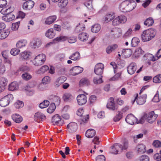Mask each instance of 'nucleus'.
<instances>
[{"mask_svg": "<svg viewBox=\"0 0 161 161\" xmlns=\"http://www.w3.org/2000/svg\"><path fill=\"white\" fill-rule=\"evenodd\" d=\"M128 147V142L125 141L123 145L119 143L114 144L112 147V153L114 154H118L123 150H126Z\"/></svg>", "mask_w": 161, "mask_h": 161, "instance_id": "2", "label": "nucleus"}, {"mask_svg": "<svg viewBox=\"0 0 161 161\" xmlns=\"http://www.w3.org/2000/svg\"><path fill=\"white\" fill-rule=\"evenodd\" d=\"M83 70V68L79 66H76L73 67L69 71L70 74L73 75H76L82 72Z\"/></svg>", "mask_w": 161, "mask_h": 161, "instance_id": "7", "label": "nucleus"}, {"mask_svg": "<svg viewBox=\"0 0 161 161\" xmlns=\"http://www.w3.org/2000/svg\"><path fill=\"white\" fill-rule=\"evenodd\" d=\"M147 98V95L144 94L142 96L139 97L136 100V102L138 104L142 105L146 101Z\"/></svg>", "mask_w": 161, "mask_h": 161, "instance_id": "27", "label": "nucleus"}, {"mask_svg": "<svg viewBox=\"0 0 161 161\" xmlns=\"http://www.w3.org/2000/svg\"><path fill=\"white\" fill-rule=\"evenodd\" d=\"M69 130L71 132L76 131L77 128V124L74 122H72L69 124L67 125Z\"/></svg>", "mask_w": 161, "mask_h": 161, "instance_id": "21", "label": "nucleus"}, {"mask_svg": "<svg viewBox=\"0 0 161 161\" xmlns=\"http://www.w3.org/2000/svg\"><path fill=\"white\" fill-rule=\"evenodd\" d=\"M31 54L32 53L30 51L25 50L20 53L19 58L21 60H28L30 59Z\"/></svg>", "mask_w": 161, "mask_h": 161, "instance_id": "8", "label": "nucleus"}, {"mask_svg": "<svg viewBox=\"0 0 161 161\" xmlns=\"http://www.w3.org/2000/svg\"><path fill=\"white\" fill-rule=\"evenodd\" d=\"M12 118L15 122L18 123H20L23 120L21 116L18 114H15L12 115Z\"/></svg>", "mask_w": 161, "mask_h": 161, "instance_id": "31", "label": "nucleus"}, {"mask_svg": "<svg viewBox=\"0 0 161 161\" xmlns=\"http://www.w3.org/2000/svg\"><path fill=\"white\" fill-rule=\"evenodd\" d=\"M127 21L126 17L124 15H120L114 19L112 21V25L117 26L119 24H123Z\"/></svg>", "mask_w": 161, "mask_h": 161, "instance_id": "5", "label": "nucleus"}, {"mask_svg": "<svg viewBox=\"0 0 161 161\" xmlns=\"http://www.w3.org/2000/svg\"><path fill=\"white\" fill-rule=\"evenodd\" d=\"M107 107L108 108L112 110L117 109V107L114 105V99L112 97H110L109 99Z\"/></svg>", "mask_w": 161, "mask_h": 161, "instance_id": "19", "label": "nucleus"}, {"mask_svg": "<svg viewBox=\"0 0 161 161\" xmlns=\"http://www.w3.org/2000/svg\"><path fill=\"white\" fill-rule=\"evenodd\" d=\"M118 47V45L115 44L109 45L106 48V52L107 54H110L114 51Z\"/></svg>", "mask_w": 161, "mask_h": 161, "instance_id": "22", "label": "nucleus"}, {"mask_svg": "<svg viewBox=\"0 0 161 161\" xmlns=\"http://www.w3.org/2000/svg\"><path fill=\"white\" fill-rule=\"evenodd\" d=\"M8 31H3L0 32V39L3 40L6 38L9 35Z\"/></svg>", "mask_w": 161, "mask_h": 161, "instance_id": "44", "label": "nucleus"}, {"mask_svg": "<svg viewBox=\"0 0 161 161\" xmlns=\"http://www.w3.org/2000/svg\"><path fill=\"white\" fill-rule=\"evenodd\" d=\"M46 118L45 116L42 113L40 112H37L35 114L34 116V119L37 120L38 119L42 120Z\"/></svg>", "mask_w": 161, "mask_h": 161, "instance_id": "37", "label": "nucleus"}, {"mask_svg": "<svg viewBox=\"0 0 161 161\" xmlns=\"http://www.w3.org/2000/svg\"><path fill=\"white\" fill-rule=\"evenodd\" d=\"M66 80V78L64 76L58 77L54 83L55 86L58 87Z\"/></svg>", "mask_w": 161, "mask_h": 161, "instance_id": "20", "label": "nucleus"}, {"mask_svg": "<svg viewBox=\"0 0 161 161\" xmlns=\"http://www.w3.org/2000/svg\"><path fill=\"white\" fill-rule=\"evenodd\" d=\"M36 85V82L35 81H31L29 82L25 87L27 95L29 96H31L34 93V91L33 89H31V88L34 87Z\"/></svg>", "mask_w": 161, "mask_h": 161, "instance_id": "6", "label": "nucleus"}, {"mask_svg": "<svg viewBox=\"0 0 161 161\" xmlns=\"http://www.w3.org/2000/svg\"><path fill=\"white\" fill-rule=\"evenodd\" d=\"M85 28V25L83 24H79V25L76 26L75 31L77 32L82 31L84 30Z\"/></svg>", "mask_w": 161, "mask_h": 161, "instance_id": "53", "label": "nucleus"}, {"mask_svg": "<svg viewBox=\"0 0 161 161\" xmlns=\"http://www.w3.org/2000/svg\"><path fill=\"white\" fill-rule=\"evenodd\" d=\"M9 104L8 101L4 97L0 100V105L2 107H5Z\"/></svg>", "mask_w": 161, "mask_h": 161, "instance_id": "45", "label": "nucleus"}, {"mask_svg": "<svg viewBox=\"0 0 161 161\" xmlns=\"http://www.w3.org/2000/svg\"><path fill=\"white\" fill-rule=\"evenodd\" d=\"M27 44V42L25 40H21L18 41L16 46L18 48H21L25 47Z\"/></svg>", "mask_w": 161, "mask_h": 161, "instance_id": "29", "label": "nucleus"}, {"mask_svg": "<svg viewBox=\"0 0 161 161\" xmlns=\"http://www.w3.org/2000/svg\"><path fill=\"white\" fill-rule=\"evenodd\" d=\"M156 32L153 29H149L143 31L141 35L142 41L143 42H147L152 40L155 36Z\"/></svg>", "mask_w": 161, "mask_h": 161, "instance_id": "1", "label": "nucleus"}, {"mask_svg": "<svg viewBox=\"0 0 161 161\" xmlns=\"http://www.w3.org/2000/svg\"><path fill=\"white\" fill-rule=\"evenodd\" d=\"M56 106L55 104L54 103H52L47 109V111L48 113L51 114L53 112Z\"/></svg>", "mask_w": 161, "mask_h": 161, "instance_id": "49", "label": "nucleus"}, {"mask_svg": "<svg viewBox=\"0 0 161 161\" xmlns=\"http://www.w3.org/2000/svg\"><path fill=\"white\" fill-rule=\"evenodd\" d=\"M137 65L135 63H131L127 67V72L130 75L134 74L137 69Z\"/></svg>", "mask_w": 161, "mask_h": 161, "instance_id": "14", "label": "nucleus"}, {"mask_svg": "<svg viewBox=\"0 0 161 161\" xmlns=\"http://www.w3.org/2000/svg\"><path fill=\"white\" fill-rule=\"evenodd\" d=\"M63 98L65 101H68L73 99L74 97L70 93H66L63 95Z\"/></svg>", "mask_w": 161, "mask_h": 161, "instance_id": "38", "label": "nucleus"}, {"mask_svg": "<svg viewBox=\"0 0 161 161\" xmlns=\"http://www.w3.org/2000/svg\"><path fill=\"white\" fill-rule=\"evenodd\" d=\"M101 29V26L98 24H95L92 26L91 31L92 32L96 33L98 32Z\"/></svg>", "mask_w": 161, "mask_h": 161, "instance_id": "41", "label": "nucleus"}, {"mask_svg": "<svg viewBox=\"0 0 161 161\" xmlns=\"http://www.w3.org/2000/svg\"><path fill=\"white\" fill-rule=\"evenodd\" d=\"M34 2L32 0H29L25 2L22 5L23 8L25 10H29L32 9L34 6Z\"/></svg>", "mask_w": 161, "mask_h": 161, "instance_id": "13", "label": "nucleus"}, {"mask_svg": "<svg viewBox=\"0 0 161 161\" xmlns=\"http://www.w3.org/2000/svg\"><path fill=\"white\" fill-rule=\"evenodd\" d=\"M68 0H61L58 3V5L61 8L65 7L68 3Z\"/></svg>", "mask_w": 161, "mask_h": 161, "instance_id": "46", "label": "nucleus"}, {"mask_svg": "<svg viewBox=\"0 0 161 161\" xmlns=\"http://www.w3.org/2000/svg\"><path fill=\"white\" fill-rule=\"evenodd\" d=\"M23 79L25 80H28L32 78V76L28 73H25L23 74L21 76Z\"/></svg>", "mask_w": 161, "mask_h": 161, "instance_id": "50", "label": "nucleus"}, {"mask_svg": "<svg viewBox=\"0 0 161 161\" xmlns=\"http://www.w3.org/2000/svg\"><path fill=\"white\" fill-rule=\"evenodd\" d=\"M68 39L67 37L64 36H60L59 37H57L54 39V40L58 42L64 41Z\"/></svg>", "mask_w": 161, "mask_h": 161, "instance_id": "59", "label": "nucleus"}, {"mask_svg": "<svg viewBox=\"0 0 161 161\" xmlns=\"http://www.w3.org/2000/svg\"><path fill=\"white\" fill-rule=\"evenodd\" d=\"M52 121L54 125L58 124L61 125L63 123V120L58 114L55 115L53 117Z\"/></svg>", "mask_w": 161, "mask_h": 161, "instance_id": "12", "label": "nucleus"}, {"mask_svg": "<svg viewBox=\"0 0 161 161\" xmlns=\"http://www.w3.org/2000/svg\"><path fill=\"white\" fill-rule=\"evenodd\" d=\"M0 11L1 13L3 14H10L14 10L13 8L10 7H4Z\"/></svg>", "mask_w": 161, "mask_h": 161, "instance_id": "26", "label": "nucleus"}, {"mask_svg": "<svg viewBox=\"0 0 161 161\" xmlns=\"http://www.w3.org/2000/svg\"><path fill=\"white\" fill-rule=\"evenodd\" d=\"M69 58L74 61H77L80 58V55L78 52H76L71 55Z\"/></svg>", "mask_w": 161, "mask_h": 161, "instance_id": "34", "label": "nucleus"}, {"mask_svg": "<svg viewBox=\"0 0 161 161\" xmlns=\"http://www.w3.org/2000/svg\"><path fill=\"white\" fill-rule=\"evenodd\" d=\"M114 17V14L113 13H108L104 16L103 20L104 23H108L113 20Z\"/></svg>", "mask_w": 161, "mask_h": 161, "instance_id": "18", "label": "nucleus"}, {"mask_svg": "<svg viewBox=\"0 0 161 161\" xmlns=\"http://www.w3.org/2000/svg\"><path fill=\"white\" fill-rule=\"evenodd\" d=\"M89 81L86 78L81 79L79 82V86L80 87L88 86L90 84Z\"/></svg>", "mask_w": 161, "mask_h": 161, "instance_id": "35", "label": "nucleus"}, {"mask_svg": "<svg viewBox=\"0 0 161 161\" xmlns=\"http://www.w3.org/2000/svg\"><path fill=\"white\" fill-rule=\"evenodd\" d=\"M144 52L141 48H138L136 49L133 55L136 58H138L141 56Z\"/></svg>", "mask_w": 161, "mask_h": 161, "instance_id": "39", "label": "nucleus"}, {"mask_svg": "<svg viewBox=\"0 0 161 161\" xmlns=\"http://www.w3.org/2000/svg\"><path fill=\"white\" fill-rule=\"evenodd\" d=\"M139 42L140 40L137 37H134L131 40V46L133 47H136L138 45Z\"/></svg>", "mask_w": 161, "mask_h": 161, "instance_id": "48", "label": "nucleus"}, {"mask_svg": "<svg viewBox=\"0 0 161 161\" xmlns=\"http://www.w3.org/2000/svg\"><path fill=\"white\" fill-rule=\"evenodd\" d=\"M51 80V78L49 76H47L44 77L42 80V83L44 84L49 83Z\"/></svg>", "mask_w": 161, "mask_h": 161, "instance_id": "58", "label": "nucleus"}, {"mask_svg": "<svg viewBox=\"0 0 161 161\" xmlns=\"http://www.w3.org/2000/svg\"><path fill=\"white\" fill-rule=\"evenodd\" d=\"M89 35L86 32H82L79 34L78 36L79 39L81 41L85 42L87 40Z\"/></svg>", "mask_w": 161, "mask_h": 161, "instance_id": "28", "label": "nucleus"}, {"mask_svg": "<svg viewBox=\"0 0 161 161\" xmlns=\"http://www.w3.org/2000/svg\"><path fill=\"white\" fill-rule=\"evenodd\" d=\"M42 43L41 39L35 38L31 42V46L32 48H36L39 47Z\"/></svg>", "mask_w": 161, "mask_h": 161, "instance_id": "16", "label": "nucleus"}, {"mask_svg": "<svg viewBox=\"0 0 161 161\" xmlns=\"http://www.w3.org/2000/svg\"><path fill=\"white\" fill-rule=\"evenodd\" d=\"M125 121L127 123L131 125H133L137 122L136 118L131 114H130L127 116Z\"/></svg>", "mask_w": 161, "mask_h": 161, "instance_id": "11", "label": "nucleus"}, {"mask_svg": "<svg viewBox=\"0 0 161 161\" xmlns=\"http://www.w3.org/2000/svg\"><path fill=\"white\" fill-rule=\"evenodd\" d=\"M121 75V72H120L116 74L113 77L110 78V81H116L120 78Z\"/></svg>", "mask_w": 161, "mask_h": 161, "instance_id": "51", "label": "nucleus"}, {"mask_svg": "<svg viewBox=\"0 0 161 161\" xmlns=\"http://www.w3.org/2000/svg\"><path fill=\"white\" fill-rule=\"evenodd\" d=\"M154 22L153 18L152 17H149L146 19L144 22V24L147 26H150L153 25Z\"/></svg>", "mask_w": 161, "mask_h": 161, "instance_id": "42", "label": "nucleus"}, {"mask_svg": "<svg viewBox=\"0 0 161 161\" xmlns=\"http://www.w3.org/2000/svg\"><path fill=\"white\" fill-rule=\"evenodd\" d=\"M122 113L120 111H118V114L114 118V120L115 122L119 121L122 118Z\"/></svg>", "mask_w": 161, "mask_h": 161, "instance_id": "56", "label": "nucleus"}, {"mask_svg": "<svg viewBox=\"0 0 161 161\" xmlns=\"http://www.w3.org/2000/svg\"><path fill=\"white\" fill-rule=\"evenodd\" d=\"M30 69L28 67L25 65H22L18 69V72L22 71L24 72L25 71H29Z\"/></svg>", "mask_w": 161, "mask_h": 161, "instance_id": "63", "label": "nucleus"}, {"mask_svg": "<svg viewBox=\"0 0 161 161\" xmlns=\"http://www.w3.org/2000/svg\"><path fill=\"white\" fill-rule=\"evenodd\" d=\"M93 81L95 84H98L102 83L103 81L102 80V76L94 77L93 79Z\"/></svg>", "mask_w": 161, "mask_h": 161, "instance_id": "47", "label": "nucleus"}, {"mask_svg": "<svg viewBox=\"0 0 161 161\" xmlns=\"http://www.w3.org/2000/svg\"><path fill=\"white\" fill-rule=\"evenodd\" d=\"M49 104V102L46 100H44L39 105V107L41 108H44L47 107Z\"/></svg>", "mask_w": 161, "mask_h": 161, "instance_id": "54", "label": "nucleus"}, {"mask_svg": "<svg viewBox=\"0 0 161 161\" xmlns=\"http://www.w3.org/2000/svg\"><path fill=\"white\" fill-rule=\"evenodd\" d=\"M57 19L56 15L49 16L47 18L45 21V24L47 25H50L53 23Z\"/></svg>", "mask_w": 161, "mask_h": 161, "instance_id": "23", "label": "nucleus"}, {"mask_svg": "<svg viewBox=\"0 0 161 161\" xmlns=\"http://www.w3.org/2000/svg\"><path fill=\"white\" fill-rule=\"evenodd\" d=\"M132 53V51L130 49H125L123 50L121 54L125 58H127L130 57Z\"/></svg>", "mask_w": 161, "mask_h": 161, "instance_id": "24", "label": "nucleus"}, {"mask_svg": "<svg viewBox=\"0 0 161 161\" xmlns=\"http://www.w3.org/2000/svg\"><path fill=\"white\" fill-rule=\"evenodd\" d=\"M96 134V131L93 129H89L86 132V137L91 138L94 136Z\"/></svg>", "mask_w": 161, "mask_h": 161, "instance_id": "33", "label": "nucleus"}, {"mask_svg": "<svg viewBox=\"0 0 161 161\" xmlns=\"http://www.w3.org/2000/svg\"><path fill=\"white\" fill-rule=\"evenodd\" d=\"M15 16L13 14H10L2 17V19L6 22H10L15 18Z\"/></svg>", "mask_w": 161, "mask_h": 161, "instance_id": "30", "label": "nucleus"}, {"mask_svg": "<svg viewBox=\"0 0 161 161\" xmlns=\"http://www.w3.org/2000/svg\"><path fill=\"white\" fill-rule=\"evenodd\" d=\"M46 60V56L43 54H40L35 57L34 59L31 60L34 65L39 66L43 64Z\"/></svg>", "mask_w": 161, "mask_h": 161, "instance_id": "4", "label": "nucleus"}, {"mask_svg": "<svg viewBox=\"0 0 161 161\" xmlns=\"http://www.w3.org/2000/svg\"><path fill=\"white\" fill-rule=\"evenodd\" d=\"M135 4L132 5L128 0L123 2L119 6L120 10L123 12H127L132 10L135 7Z\"/></svg>", "mask_w": 161, "mask_h": 161, "instance_id": "3", "label": "nucleus"}, {"mask_svg": "<svg viewBox=\"0 0 161 161\" xmlns=\"http://www.w3.org/2000/svg\"><path fill=\"white\" fill-rule=\"evenodd\" d=\"M19 24L20 22L19 21L13 23L11 27L12 30L13 31L17 30L19 26Z\"/></svg>", "mask_w": 161, "mask_h": 161, "instance_id": "60", "label": "nucleus"}, {"mask_svg": "<svg viewBox=\"0 0 161 161\" xmlns=\"http://www.w3.org/2000/svg\"><path fill=\"white\" fill-rule=\"evenodd\" d=\"M158 116V115L155 114L153 111L150 112L147 116V119L149 123H152L154 122Z\"/></svg>", "mask_w": 161, "mask_h": 161, "instance_id": "17", "label": "nucleus"}, {"mask_svg": "<svg viewBox=\"0 0 161 161\" xmlns=\"http://www.w3.org/2000/svg\"><path fill=\"white\" fill-rule=\"evenodd\" d=\"M153 81L155 83H160L161 82V74L158 75L153 79Z\"/></svg>", "mask_w": 161, "mask_h": 161, "instance_id": "55", "label": "nucleus"}, {"mask_svg": "<svg viewBox=\"0 0 161 161\" xmlns=\"http://www.w3.org/2000/svg\"><path fill=\"white\" fill-rule=\"evenodd\" d=\"M114 36L116 37H118L121 35L122 31L120 29H115L114 30Z\"/></svg>", "mask_w": 161, "mask_h": 161, "instance_id": "52", "label": "nucleus"}, {"mask_svg": "<svg viewBox=\"0 0 161 161\" xmlns=\"http://www.w3.org/2000/svg\"><path fill=\"white\" fill-rule=\"evenodd\" d=\"M135 150L138 153H143L146 151V146L142 143L139 144L136 147Z\"/></svg>", "mask_w": 161, "mask_h": 161, "instance_id": "10", "label": "nucleus"}, {"mask_svg": "<svg viewBox=\"0 0 161 161\" xmlns=\"http://www.w3.org/2000/svg\"><path fill=\"white\" fill-rule=\"evenodd\" d=\"M104 65L101 63H99L96 65L94 69L95 73L97 75H101L103 73Z\"/></svg>", "mask_w": 161, "mask_h": 161, "instance_id": "9", "label": "nucleus"}, {"mask_svg": "<svg viewBox=\"0 0 161 161\" xmlns=\"http://www.w3.org/2000/svg\"><path fill=\"white\" fill-rule=\"evenodd\" d=\"M137 161H149V158L148 156L143 155L139 157Z\"/></svg>", "mask_w": 161, "mask_h": 161, "instance_id": "57", "label": "nucleus"}, {"mask_svg": "<svg viewBox=\"0 0 161 161\" xmlns=\"http://www.w3.org/2000/svg\"><path fill=\"white\" fill-rule=\"evenodd\" d=\"M20 52V50L19 49L14 48L11 49L10 53L11 55L15 56L18 54Z\"/></svg>", "mask_w": 161, "mask_h": 161, "instance_id": "64", "label": "nucleus"}, {"mask_svg": "<svg viewBox=\"0 0 161 161\" xmlns=\"http://www.w3.org/2000/svg\"><path fill=\"white\" fill-rule=\"evenodd\" d=\"M49 69L48 67L46 65L42 66L41 68L37 70L36 72L37 74H42L46 72Z\"/></svg>", "mask_w": 161, "mask_h": 161, "instance_id": "40", "label": "nucleus"}, {"mask_svg": "<svg viewBox=\"0 0 161 161\" xmlns=\"http://www.w3.org/2000/svg\"><path fill=\"white\" fill-rule=\"evenodd\" d=\"M55 33L53 29L51 28L47 31L46 33V36L49 38H53L55 36Z\"/></svg>", "mask_w": 161, "mask_h": 161, "instance_id": "32", "label": "nucleus"}, {"mask_svg": "<svg viewBox=\"0 0 161 161\" xmlns=\"http://www.w3.org/2000/svg\"><path fill=\"white\" fill-rule=\"evenodd\" d=\"M77 100L79 105H82L87 102L86 97L84 94H80L77 97Z\"/></svg>", "mask_w": 161, "mask_h": 161, "instance_id": "15", "label": "nucleus"}, {"mask_svg": "<svg viewBox=\"0 0 161 161\" xmlns=\"http://www.w3.org/2000/svg\"><path fill=\"white\" fill-rule=\"evenodd\" d=\"M15 107L17 108H22L24 106L23 103L20 101H17L14 104Z\"/></svg>", "mask_w": 161, "mask_h": 161, "instance_id": "61", "label": "nucleus"}, {"mask_svg": "<svg viewBox=\"0 0 161 161\" xmlns=\"http://www.w3.org/2000/svg\"><path fill=\"white\" fill-rule=\"evenodd\" d=\"M143 59L144 60H152L153 61L157 60L156 58L153 55L149 53H147L143 56Z\"/></svg>", "mask_w": 161, "mask_h": 161, "instance_id": "25", "label": "nucleus"}, {"mask_svg": "<svg viewBox=\"0 0 161 161\" xmlns=\"http://www.w3.org/2000/svg\"><path fill=\"white\" fill-rule=\"evenodd\" d=\"M18 88V85L16 82H13L9 84L8 89L10 91H14L17 90Z\"/></svg>", "mask_w": 161, "mask_h": 161, "instance_id": "36", "label": "nucleus"}, {"mask_svg": "<svg viewBox=\"0 0 161 161\" xmlns=\"http://www.w3.org/2000/svg\"><path fill=\"white\" fill-rule=\"evenodd\" d=\"M7 79L4 77H2L0 79V85L4 87L7 84Z\"/></svg>", "mask_w": 161, "mask_h": 161, "instance_id": "62", "label": "nucleus"}, {"mask_svg": "<svg viewBox=\"0 0 161 161\" xmlns=\"http://www.w3.org/2000/svg\"><path fill=\"white\" fill-rule=\"evenodd\" d=\"M92 0H89L88 2L85 3V5L89 10L92 12H94L95 9L93 8L92 4Z\"/></svg>", "mask_w": 161, "mask_h": 161, "instance_id": "43", "label": "nucleus"}]
</instances>
